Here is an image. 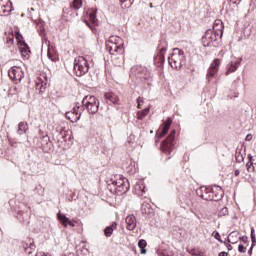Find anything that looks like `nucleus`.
I'll use <instances>...</instances> for the list:
<instances>
[{
	"label": "nucleus",
	"mask_w": 256,
	"mask_h": 256,
	"mask_svg": "<svg viewBox=\"0 0 256 256\" xmlns=\"http://www.w3.org/2000/svg\"><path fill=\"white\" fill-rule=\"evenodd\" d=\"M74 71L77 77H83V75L89 73V61H87V57L78 56L74 59Z\"/></svg>",
	"instance_id": "nucleus-5"
},
{
	"label": "nucleus",
	"mask_w": 256,
	"mask_h": 256,
	"mask_svg": "<svg viewBox=\"0 0 256 256\" xmlns=\"http://www.w3.org/2000/svg\"><path fill=\"white\" fill-rule=\"evenodd\" d=\"M134 75L136 79H140V81H153V76H151V72L147 71V69L143 66H138L135 71Z\"/></svg>",
	"instance_id": "nucleus-10"
},
{
	"label": "nucleus",
	"mask_w": 256,
	"mask_h": 256,
	"mask_svg": "<svg viewBox=\"0 0 256 256\" xmlns=\"http://www.w3.org/2000/svg\"><path fill=\"white\" fill-rule=\"evenodd\" d=\"M171 125H173V118L168 117L166 121L163 122L162 126L156 132L158 139H161L169 133V129H171Z\"/></svg>",
	"instance_id": "nucleus-11"
},
{
	"label": "nucleus",
	"mask_w": 256,
	"mask_h": 256,
	"mask_svg": "<svg viewBox=\"0 0 256 256\" xmlns=\"http://www.w3.org/2000/svg\"><path fill=\"white\" fill-rule=\"evenodd\" d=\"M106 51L115 57L116 55H123L125 53V48L123 47V44H117V37L112 36L106 43Z\"/></svg>",
	"instance_id": "nucleus-7"
},
{
	"label": "nucleus",
	"mask_w": 256,
	"mask_h": 256,
	"mask_svg": "<svg viewBox=\"0 0 256 256\" xmlns=\"http://www.w3.org/2000/svg\"><path fill=\"white\" fill-rule=\"evenodd\" d=\"M69 9H73V8H71V6L69 8L67 7L63 8V13H67V15H69Z\"/></svg>",
	"instance_id": "nucleus-56"
},
{
	"label": "nucleus",
	"mask_w": 256,
	"mask_h": 256,
	"mask_svg": "<svg viewBox=\"0 0 256 256\" xmlns=\"http://www.w3.org/2000/svg\"><path fill=\"white\" fill-rule=\"evenodd\" d=\"M89 20L92 23V25H97V12L91 11L88 13Z\"/></svg>",
	"instance_id": "nucleus-35"
},
{
	"label": "nucleus",
	"mask_w": 256,
	"mask_h": 256,
	"mask_svg": "<svg viewBox=\"0 0 256 256\" xmlns=\"http://www.w3.org/2000/svg\"><path fill=\"white\" fill-rule=\"evenodd\" d=\"M134 2L135 0H120L122 9H129Z\"/></svg>",
	"instance_id": "nucleus-34"
},
{
	"label": "nucleus",
	"mask_w": 256,
	"mask_h": 256,
	"mask_svg": "<svg viewBox=\"0 0 256 256\" xmlns=\"http://www.w3.org/2000/svg\"><path fill=\"white\" fill-rule=\"evenodd\" d=\"M103 97L107 105H119V96H117L115 93L105 92Z\"/></svg>",
	"instance_id": "nucleus-14"
},
{
	"label": "nucleus",
	"mask_w": 256,
	"mask_h": 256,
	"mask_svg": "<svg viewBox=\"0 0 256 256\" xmlns=\"http://www.w3.org/2000/svg\"><path fill=\"white\" fill-rule=\"evenodd\" d=\"M37 246H35V241L33 239L29 238L28 242H22V248L24 249L25 253L28 255H31V251H35ZM30 249V251H29Z\"/></svg>",
	"instance_id": "nucleus-18"
},
{
	"label": "nucleus",
	"mask_w": 256,
	"mask_h": 256,
	"mask_svg": "<svg viewBox=\"0 0 256 256\" xmlns=\"http://www.w3.org/2000/svg\"><path fill=\"white\" fill-rule=\"evenodd\" d=\"M196 195L204 201H213V186H201L196 190Z\"/></svg>",
	"instance_id": "nucleus-9"
},
{
	"label": "nucleus",
	"mask_w": 256,
	"mask_h": 256,
	"mask_svg": "<svg viewBox=\"0 0 256 256\" xmlns=\"http://www.w3.org/2000/svg\"><path fill=\"white\" fill-rule=\"evenodd\" d=\"M36 89H38L39 93H45V90L47 89V83L44 81H41L37 84Z\"/></svg>",
	"instance_id": "nucleus-37"
},
{
	"label": "nucleus",
	"mask_w": 256,
	"mask_h": 256,
	"mask_svg": "<svg viewBox=\"0 0 256 256\" xmlns=\"http://www.w3.org/2000/svg\"><path fill=\"white\" fill-rule=\"evenodd\" d=\"M248 255H253V246H251L248 250Z\"/></svg>",
	"instance_id": "nucleus-61"
},
{
	"label": "nucleus",
	"mask_w": 256,
	"mask_h": 256,
	"mask_svg": "<svg viewBox=\"0 0 256 256\" xmlns=\"http://www.w3.org/2000/svg\"><path fill=\"white\" fill-rule=\"evenodd\" d=\"M138 188H139L140 191H142V193H145V185L139 184Z\"/></svg>",
	"instance_id": "nucleus-54"
},
{
	"label": "nucleus",
	"mask_w": 256,
	"mask_h": 256,
	"mask_svg": "<svg viewBox=\"0 0 256 256\" xmlns=\"http://www.w3.org/2000/svg\"><path fill=\"white\" fill-rule=\"evenodd\" d=\"M68 225H70V227H75V223H73V221L70 220V222H68Z\"/></svg>",
	"instance_id": "nucleus-64"
},
{
	"label": "nucleus",
	"mask_w": 256,
	"mask_h": 256,
	"mask_svg": "<svg viewBox=\"0 0 256 256\" xmlns=\"http://www.w3.org/2000/svg\"><path fill=\"white\" fill-rule=\"evenodd\" d=\"M6 43L8 45H13V43H15V34H13V31H11V34L7 37Z\"/></svg>",
	"instance_id": "nucleus-44"
},
{
	"label": "nucleus",
	"mask_w": 256,
	"mask_h": 256,
	"mask_svg": "<svg viewBox=\"0 0 256 256\" xmlns=\"http://www.w3.org/2000/svg\"><path fill=\"white\" fill-rule=\"evenodd\" d=\"M233 235L237 236V235H239V232H237V231L231 232V233L228 235V237L226 238V241H227L226 243H229V244L232 243V245H235V243H237V241L231 242V239H233Z\"/></svg>",
	"instance_id": "nucleus-40"
},
{
	"label": "nucleus",
	"mask_w": 256,
	"mask_h": 256,
	"mask_svg": "<svg viewBox=\"0 0 256 256\" xmlns=\"http://www.w3.org/2000/svg\"><path fill=\"white\" fill-rule=\"evenodd\" d=\"M80 7H83V0H73L70 3V8L74 9V11H79Z\"/></svg>",
	"instance_id": "nucleus-31"
},
{
	"label": "nucleus",
	"mask_w": 256,
	"mask_h": 256,
	"mask_svg": "<svg viewBox=\"0 0 256 256\" xmlns=\"http://www.w3.org/2000/svg\"><path fill=\"white\" fill-rule=\"evenodd\" d=\"M250 237H251V241H252L251 246L255 247L256 246L255 228H251Z\"/></svg>",
	"instance_id": "nucleus-42"
},
{
	"label": "nucleus",
	"mask_w": 256,
	"mask_h": 256,
	"mask_svg": "<svg viewBox=\"0 0 256 256\" xmlns=\"http://www.w3.org/2000/svg\"><path fill=\"white\" fill-rule=\"evenodd\" d=\"M34 192L37 193V195L43 196L45 195V188H43L41 185H38L35 187Z\"/></svg>",
	"instance_id": "nucleus-41"
},
{
	"label": "nucleus",
	"mask_w": 256,
	"mask_h": 256,
	"mask_svg": "<svg viewBox=\"0 0 256 256\" xmlns=\"http://www.w3.org/2000/svg\"><path fill=\"white\" fill-rule=\"evenodd\" d=\"M136 102H137V105H141V103H143V100H141V97H138Z\"/></svg>",
	"instance_id": "nucleus-60"
},
{
	"label": "nucleus",
	"mask_w": 256,
	"mask_h": 256,
	"mask_svg": "<svg viewBox=\"0 0 256 256\" xmlns=\"http://www.w3.org/2000/svg\"><path fill=\"white\" fill-rule=\"evenodd\" d=\"M158 54L154 56V65L156 67H163L165 64V53L167 51V40H160L157 47Z\"/></svg>",
	"instance_id": "nucleus-6"
},
{
	"label": "nucleus",
	"mask_w": 256,
	"mask_h": 256,
	"mask_svg": "<svg viewBox=\"0 0 256 256\" xmlns=\"http://www.w3.org/2000/svg\"><path fill=\"white\" fill-rule=\"evenodd\" d=\"M239 240L242 241V243H248L249 238L247 236H241L239 237Z\"/></svg>",
	"instance_id": "nucleus-52"
},
{
	"label": "nucleus",
	"mask_w": 256,
	"mask_h": 256,
	"mask_svg": "<svg viewBox=\"0 0 256 256\" xmlns=\"http://www.w3.org/2000/svg\"><path fill=\"white\" fill-rule=\"evenodd\" d=\"M44 141H46V145L48 146V149L51 150V147H53V144L49 141V137H44Z\"/></svg>",
	"instance_id": "nucleus-51"
},
{
	"label": "nucleus",
	"mask_w": 256,
	"mask_h": 256,
	"mask_svg": "<svg viewBox=\"0 0 256 256\" xmlns=\"http://www.w3.org/2000/svg\"><path fill=\"white\" fill-rule=\"evenodd\" d=\"M36 256H49V254L45 253V252H40L39 254H36Z\"/></svg>",
	"instance_id": "nucleus-62"
},
{
	"label": "nucleus",
	"mask_w": 256,
	"mask_h": 256,
	"mask_svg": "<svg viewBox=\"0 0 256 256\" xmlns=\"http://www.w3.org/2000/svg\"><path fill=\"white\" fill-rule=\"evenodd\" d=\"M9 3H10V10H8V13H11V11H13V2H11V1H9Z\"/></svg>",
	"instance_id": "nucleus-63"
},
{
	"label": "nucleus",
	"mask_w": 256,
	"mask_h": 256,
	"mask_svg": "<svg viewBox=\"0 0 256 256\" xmlns=\"http://www.w3.org/2000/svg\"><path fill=\"white\" fill-rule=\"evenodd\" d=\"M113 61L116 67H121V65L125 63V56H123V54H118V56L116 55L113 57Z\"/></svg>",
	"instance_id": "nucleus-28"
},
{
	"label": "nucleus",
	"mask_w": 256,
	"mask_h": 256,
	"mask_svg": "<svg viewBox=\"0 0 256 256\" xmlns=\"http://www.w3.org/2000/svg\"><path fill=\"white\" fill-rule=\"evenodd\" d=\"M168 63L172 69H181L186 63L185 52L179 48H174L173 53L168 57Z\"/></svg>",
	"instance_id": "nucleus-1"
},
{
	"label": "nucleus",
	"mask_w": 256,
	"mask_h": 256,
	"mask_svg": "<svg viewBox=\"0 0 256 256\" xmlns=\"http://www.w3.org/2000/svg\"><path fill=\"white\" fill-rule=\"evenodd\" d=\"M115 229H117V222H112L111 225L107 226L104 229L105 237H111V235H113V231H115Z\"/></svg>",
	"instance_id": "nucleus-27"
},
{
	"label": "nucleus",
	"mask_w": 256,
	"mask_h": 256,
	"mask_svg": "<svg viewBox=\"0 0 256 256\" xmlns=\"http://www.w3.org/2000/svg\"><path fill=\"white\" fill-rule=\"evenodd\" d=\"M16 217L21 223H26L29 225V219H31V211L29 208L25 207L24 210H18Z\"/></svg>",
	"instance_id": "nucleus-13"
},
{
	"label": "nucleus",
	"mask_w": 256,
	"mask_h": 256,
	"mask_svg": "<svg viewBox=\"0 0 256 256\" xmlns=\"http://www.w3.org/2000/svg\"><path fill=\"white\" fill-rule=\"evenodd\" d=\"M242 151H243V146H241V148L236 149L235 159L237 163H243V161H245V156L247 155L246 149L244 148L243 154L241 153Z\"/></svg>",
	"instance_id": "nucleus-24"
},
{
	"label": "nucleus",
	"mask_w": 256,
	"mask_h": 256,
	"mask_svg": "<svg viewBox=\"0 0 256 256\" xmlns=\"http://www.w3.org/2000/svg\"><path fill=\"white\" fill-rule=\"evenodd\" d=\"M17 91V86H12L9 91L8 95H15V92Z\"/></svg>",
	"instance_id": "nucleus-50"
},
{
	"label": "nucleus",
	"mask_w": 256,
	"mask_h": 256,
	"mask_svg": "<svg viewBox=\"0 0 256 256\" xmlns=\"http://www.w3.org/2000/svg\"><path fill=\"white\" fill-rule=\"evenodd\" d=\"M15 39L18 42V45H21V43L25 42V38H23V34L19 30L15 31Z\"/></svg>",
	"instance_id": "nucleus-36"
},
{
	"label": "nucleus",
	"mask_w": 256,
	"mask_h": 256,
	"mask_svg": "<svg viewBox=\"0 0 256 256\" xmlns=\"http://www.w3.org/2000/svg\"><path fill=\"white\" fill-rule=\"evenodd\" d=\"M251 167H253V165H251V162H248V163L246 164V169H247V171H249V169H251Z\"/></svg>",
	"instance_id": "nucleus-59"
},
{
	"label": "nucleus",
	"mask_w": 256,
	"mask_h": 256,
	"mask_svg": "<svg viewBox=\"0 0 256 256\" xmlns=\"http://www.w3.org/2000/svg\"><path fill=\"white\" fill-rule=\"evenodd\" d=\"M216 191L213 189V199L212 201H221L223 199L225 192L223 191V188L220 186H215Z\"/></svg>",
	"instance_id": "nucleus-21"
},
{
	"label": "nucleus",
	"mask_w": 256,
	"mask_h": 256,
	"mask_svg": "<svg viewBox=\"0 0 256 256\" xmlns=\"http://www.w3.org/2000/svg\"><path fill=\"white\" fill-rule=\"evenodd\" d=\"M57 219L63 227H68L69 223H71V219L61 212L57 213Z\"/></svg>",
	"instance_id": "nucleus-23"
},
{
	"label": "nucleus",
	"mask_w": 256,
	"mask_h": 256,
	"mask_svg": "<svg viewBox=\"0 0 256 256\" xmlns=\"http://www.w3.org/2000/svg\"><path fill=\"white\" fill-rule=\"evenodd\" d=\"M251 139H253V135H251V134H248V135L245 137V141H251Z\"/></svg>",
	"instance_id": "nucleus-55"
},
{
	"label": "nucleus",
	"mask_w": 256,
	"mask_h": 256,
	"mask_svg": "<svg viewBox=\"0 0 256 256\" xmlns=\"http://www.w3.org/2000/svg\"><path fill=\"white\" fill-rule=\"evenodd\" d=\"M18 48L23 59H29V55H31L29 44H27V42H21V44H18Z\"/></svg>",
	"instance_id": "nucleus-15"
},
{
	"label": "nucleus",
	"mask_w": 256,
	"mask_h": 256,
	"mask_svg": "<svg viewBox=\"0 0 256 256\" xmlns=\"http://www.w3.org/2000/svg\"><path fill=\"white\" fill-rule=\"evenodd\" d=\"M65 115H66V119L71 121V123H77V121L81 119V111H78L76 114L69 111V112H66Z\"/></svg>",
	"instance_id": "nucleus-22"
},
{
	"label": "nucleus",
	"mask_w": 256,
	"mask_h": 256,
	"mask_svg": "<svg viewBox=\"0 0 256 256\" xmlns=\"http://www.w3.org/2000/svg\"><path fill=\"white\" fill-rule=\"evenodd\" d=\"M29 131V124L27 122H20L18 124L17 135H27Z\"/></svg>",
	"instance_id": "nucleus-25"
},
{
	"label": "nucleus",
	"mask_w": 256,
	"mask_h": 256,
	"mask_svg": "<svg viewBox=\"0 0 256 256\" xmlns=\"http://www.w3.org/2000/svg\"><path fill=\"white\" fill-rule=\"evenodd\" d=\"M78 111H80V117H81L83 111H85V107L83 105H80L79 102L76 103V105L74 106L72 111H70V113H74V115H77Z\"/></svg>",
	"instance_id": "nucleus-33"
},
{
	"label": "nucleus",
	"mask_w": 256,
	"mask_h": 256,
	"mask_svg": "<svg viewBox=\"0 0 256 256\" xmlns=\"http://www.w3.org/2000/svg\"><path fill=\"white\" fill-rule=\"evenodd\" d=\"M119 178L116 179H110L109 181V187L113 185L114 187V192L117 193L118 195H123L124 193H127L130 189L129 185V180L127 178H124L123 176L119 175Z\"/></svg>",
	"instance_id": "nucleus-2"
},
{
	"label": "nucleus",
	"mask_w": 256,
	"mask_h": 256,
	"mask_svg": "<svg viewBox=\"0 0 256 256\" xmlns=\"http://www.w3.org/2000/svg\"><path fill=\"white\" fill-rule=\"evenodd\" d=\"M212 235L216 241H219V243H225V241L221 239V234H219L218 231H214Z\"/></svg>",
	"instance_id": "nucleus-45"
},
{
	"label": "nucleus",
	"mask_w": 256,
	"mask_h": 256,
	"mask_svg": "<svg viewBox=\"0 0 256 256\" xmlns=\"http://www.w3.org/2000/svg\"><path fill=\"white\" fill-rule=\"evenodd\" d=\"M47 57L54 63L59 61V55L57 52H55V50L48 49Z\"/></svg>",
	"instance_id": "nucleus-29"
},
{
	"label": "nucleus",
	"mask_w": 256,
	"mask_h": 256,
	"mask_svg": "<svg viewBox=\"0 0 256 256\" xmlns=\"http://www.w3.org/2000/svg\"><path fill=\"white\" fill-rule=\"evenodd\" d=\"M149 111H151V108H149V107H146L143 111H138L137 119L139 121H142V119H145V117H147V115H149Z\"/></svg>",
	"instance_id": "nucleus-30"
},
{
	"label": "nucleus",
	"mask_w": 256,
	"mask_h": 256,
	"mask_svg": "<svg viewBox=\"0 0 256 256\" xmlns=\"http://www.w3.org/2000/svg\"><path fill=\"white\" fill-rule=\"evenodd\" d=\"M217 73V71L209 68L208 69V73H207V76H206V79L208 81V83H211V79H213V77H215V74Z\"/></svg>",
	"instance_id": "nucleus-39"
},
{
	"label": "nucleus",
	"mask_w": 256,
	"mask_h": 256,
	"mask_svg": "<svg viewBox=\"0 0 256 256\" xmlns=\"http://www.w3.org/2000/svg\"><path fill=\"white\" fill-rule=\"evenodd\" d=\"M219 65H221V60L216 58L212 62L211 66H210V69H212L214 71H219Z\"/></svg>",
	"instance_id": "nucleus-38"
},
{
	"label": "nucleus",
	"mask_w": 256,
	"mask_h": 256,
	"mask_svg": "<svg viewBox=\"0 0 256 256\" xmlns=\"http://www.w3.org/2000/svg\"><path fill=\"white\" fill-rule=\"evenodd\" d=\"M240 173H241V171H239V169H236V170L234 171L235 177H239Z\"/></svg>",
	"instance_id": "nucleus-58"
},
{
	"label": "nucleus",
	"mask_w": 256,
	"mask_h": 256,
	"mask_svg": "<svg viewBox=\"0 0 256 256\" xmlns=\"http://www.w3.org/2000/svg\"><path fill=\"white\" fill-rule=\"evenodd\" d=\"M8 76L17 85L23 79V71L19 67L14 66L9 70Z\"/></svg>",
	"instance_id": "nucleus-12"
},
{
	"label": "nucleus",
	"mask_w": 256,
	"mask_h": 256,
	"mask_svg": "<svg viewBox=\"0 0 256 256\" xmlns=\"http://www.w3.org/2000/svg\"><path fill=\"white\" fill-rule=\"evenodd\" d=\"M82 107L87 109L90 115H96L99 112V99L93 95H87L82 99Z\"/></svg>",
	"instance_id": "nucleus-4"
},
{
	"label": "nucleus",
	"mask_w": 256,
	"mask_h": 256,
	"mask_svg": "<svg viewBox=\"0 0 256 256\" xmlns=\"http://www.w3.org/2000/svg\"><path fill=\"white\" fill-rule=\"evenodd\" d=\"M123 168L128 172V173H135L136 168H135V161L131 158H127L125 162L123 163Z\"/></svg>",
	"instance_id": "nucleus-19"
},
{
	"label": "nucleus",
	"mask_w": 256,
	"mask_h": 256,
	"mask_svg": "<svg viewBox=\"0 0 256 256\" xmlns=\"http://www.w3.org/2000/svg\"><path fill=\"white\" fill-rule=\"evenodd\" d=\"M238 251L239 253H247V248L243 244H239Z\"/></svg>",
	"instance_id": "nucleus-49"
},
{
	"label": "nucleus",
	"mask_w": 256,
	"mask_h": 256,
	"mask_svg": "<svg viewBox=\"0 0 256 256\" xmlns=\"http://www.w3.org/2000/svg\"><path fill=\"white\" fill-rule=\"evenodd\" d=\"M126 229L128 231H134L137 228V218L134 215H129L126 217Z\"/></svg>",
	"instance_id": "nucleus-17"
},
{
	"label": "nucleus",
	"mask_w": 256,
	"mask_h": 256,
	"mask_svg": "<svg viewBox=\"0 0 256 256\" xmlns=\"http://www.w3.org/2000/svg\"><path fill=\"white\" fill-rule=\"evenodd\" d=\"M141 213L142 215H153L154 211L153 208L151 207V204H149L148 202L142 203Z\"/></svg>",
	"instance_id": "nucleus-26"
},
{
	"label": "nucleus",
	"mask_w": 256,
	"mask_h": 256,
	"mask_svg": "<svg viewBox=\"0 0 256 256\" xmlns=\"http://www.w3.org/2000/svg\"><path fill=\"white\" fill-rule=\"evenodd\" d=\"M241 61H243L242 58H238L236 61H231L228 70L226 71V75H229V73H235V71L239 69Z\"/></svg>",
	"instance_id": "nucleus-20"
},
{
	"label": "nucleus",
	"mask_w": 256,
	"mask_h": 256,
	"mask_svg": "<svg viewBox=\"0 0 256 256\" xmlns=\"http://www.w3.org/2000/svg\"><path fill=\"white\" fill-rule=\"evenodd\" d=\"M223 243L224 245H226L228 251H233V246L231 244L227 243L226 241H224Z\"/></svg>",
	"instance_id": "nucleus-53"
},
{
	"label": "nucleus",
	"mask_w": 256,
	"mask_h": 256,
	"mask_svg": "<svg viewBox=\"0 0 256 256\" xmlns=\"http://www.w3.org/2000/svg\"><path fill=\"white\" fill-rule=\"evenodd\" d=\"M223 29H225V26L223 25V21L221 20H215L212 28V32L216 33L220 37L223 38Z\"/></svg>",
	"instance_id": "nucleus-16"
},
{
	"label": "nucleus",
	"mask_w": 256,
	"mask_h": 256,
	"mask_svg": "<svg viewBox=\"0 0 256 256\" xmlns=\"http://www.w3.org/2000/svg\"><path fill=\"white\" fill-rule=\"evenodd\" d=\"M175 133H176L175 130H171L167 138L162 141L160 146L162 153L171 155V152L173 151V147H175Z\"/></svg>",
	"instance_id": "nucleus-8"
},
{
	"label": "nucleus",
	"mask_w": 256,
	"mask_h": 256,
	"mask_svg": "<svg viewBox=\"0 0 256 256\" xmlns=\"http://www.w3.org/2000/svg\"><path fill=\"white\" fill-rule=\"evenodd\" d=\"M219 215H220L221 217H223V216H225V215H229V209H228L227 207L222 208V209L220 210V212H219Z\"/></svg>",
	"instance_id": "nucleus-47"
},
{
	"label": "nucleus",
	"mask_w": 256,
	"mask_h": 256,
	"mask_svg": "<svg viewBox=\"0 0 256 256\" xmlns=\"http://www.w3.org/2000/svg\"><path fill=\"white\" fill-rule=\"evenodd\" d=\"M138 247L140 249L141 255H145L147 253V249H145V247H147V241H145L144 239L139 240Z\"/></svg>",
	"instance_id": "nucleus-32"
},
{
	"label": "nucleus",
	"mask_w": 256,
	"mask_h": 256,
	"mask_svg": "<svg viewBox=\"0 0 256 256\" xmlns=\"http://www.w3.org/2000/svg\"><path fill=\"white\" fill-rule=\"evenodd\" d=\"M227 2H228V5H230V7L234 9L241 3V0H227Z\"/></svg>",
	"instance_id": "nucleus-43"
},
{
	"label": "nucleus",
	"mask_w": 256,
	"mask_h": 256,
	"mask_svg": "<svg viewBox=\"0 0 256 256\" xmlns=\"http://www.w3.org/2000/svg\"><path fill=\"white\" fill-rule=\"evenodd\" d=\"M218 256H229V253L222 251L218 254Z\"/></svg>",
	"instance_id": "nucleus-57"
},
{
	"label": "nucleus",
	"mask_w": 256,
	"mask_h": 256,
	"mask_svg": "<svg viewBox=\"0 0 256 256\" xmlns=\"http://www.w3.org/2000/svg\"><path fill=\"white\" fill-rule=\"evenodd\" d=\"M221 39L223 38L219 34L208 29L205 35L202 36L203 47H221Z\"/></svg>",
	"instance_id": "nucleus-3"
},
{
	"label": "nucleus",
	"mask_w": 256,
	"mask_h": 256,
	"mask_svg": "<svg viewBox=\"0 0 256 256\" xmlns=\"http://www.w3.org/2000/svg\"><path fill=\"white\" fill-rule=\"evenodd\" d=\"M248 160H249L250 165H256V157L253 158V155L248 154Z\"/></svg>",
	"instance_id": "nucleus-48"
},
{
	"label": "nucleus",
	"mask_w": 256,
	"mask_h": 256,
	"mask_svg": "<svg viewBox=\"0 0 256 256\" xmlns=\"http://www.w3.org/2000/svg\"><path fill=\"white\" fill-rule=\"evenodd\" d=\"M185 203H186V206L191 209V207H193V198L190 196L188 198L185 199Z\"/></svg>",
	"instance_id": "nucleus-46"
}]
</instances>
